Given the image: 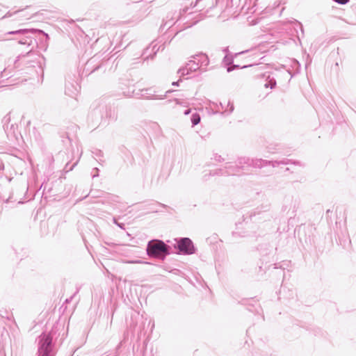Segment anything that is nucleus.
I'll use <instances>...</instances> for the list:
<instances>
[{
  "label": "nucleus",
  "instance_id": "obj_24",
  "mask_svg": "<svg viewBox=\"0 0 356 356\" xmlns=\"http://www.w3.org/2000/svg\"><path fill=\"white\" fill-rule=\"evenodd\" d=\"M172 25V22H167L165 23L164 26H168V27H170Z\"/></svg>",
  "mask_w": 356,
  "mask_h": 356
},
{
  "label": "nucleus",
  "instance_id": "obj_2",
  "mask_svg": "<svg viewBox=\"0 0 356 356\" xmlns=\"http://www.w3.org/2000/svg\"><path fill=\"white\" fill-rule=\"evenodd\" d=\"M35 33H42L46 36L47 38H49V35L47 33H44L42 30L35 29H19L15 31H10L8 33V34H13L17 35V37L15 39L18 40L19 44H26L29 46L32 43V38H31L30 34Z\"/></svg>",
  "mask_w": 356,
  "mask_h": 356
},
{
  "label": "nucleus",
  "instance_id": "obj_20",
  "mask_svg": "<svg viewBox=\"0 0 356 356\" xmlns=\"http://www.w3.org/2000/svg\"><path fill=\"white\" fill-rule=\"evenodd\" d=\"M113 222L117 225L119 227H120L121 229H124V225L122 224V223H119L117 222L116 219L114 218H113Z\"/></svg>",
  "mask_w": 356,
  "mask_h": 356
},
{
  "label": "nucleus",
  "instance_id": "obj_27",
  "mask_svg": "<svg viewBox=\"0 0 356 356\" xmlns=\"http://www.w3.org/2000/svg\"><path fill=\"white\" fill-rule=\"evenodd\" d=\"M162 207H165L166 206L162 204H159Z\"/></svg>",
  "mask_w": 356,
  "mask_h": 356
},
{
  "label": "nucleus",
  "instance_id": "obj_12",
  "mask_svg": "<svg viewBox=\"0 0 356 356\" xmlns=\"http://www.w3.org/2000/svg\"><path fill=\"white\" fill-rule=\"evenodd\" d=\"M251 161L252 159L248 158V157H243L240 158L238 161V165L240 168H243V165L247 164L248 165H251Z\"/></svg>",
  "mask_w": 356,
  "mask_h": 356
},
{
  "label": "nucleus",
  "instance_id": "obj_8",
  "mask_svg": "<svg viewBox=\"0 0 356 356\" xmlns=\"http://www.w3.org/2000/svg\"><path fill=\"white\" fill-rule=\"evenodd\" d=\"M193 60H196L200 67H207L209 65V58L204 54H200L193 56Z\"/></svg>",
  "mask_w": 356,
  "mask_h": 356
},
{
  "label": "nucleus",
  "instance_id": "obj_19",
  "mask_svg": "<svg viewBox=\"0 0 356 356\" xmlns=\"http://www.w3.org/2000/svg\"><path fill=\"white\" fill-rule=\"evenodd\" d=\"M19 10H17L15 13H10V12H8L4 16L3 18H7V17H12L13 15V14H17V13H19Z\"/></svg>",
  "mask_w": 356,
  "mask_h": 356
},
{
  "label": "nucleus",
  "instance_id": "obj_28",
  "mask_svg": "<svg viewBox=\"0 0 356 356\" xmlns=\"http://www.w3.org/2000/svg\"><path fill=\"white\" fill-rule=\"evenodd\" d=\"M227 71H228V72H230V71H231V68H230V67H228V68H227Z\"/></svg>",
  "mask_w": 356,
  "mask_h": 356
},
{
  "label": "nucleus",
  "instance_id": "obj_16",
  "mask_svg": "<svg viewBox=\"0 0 356 356\" xmlns=\"http://www.w3.org/2000/svg\"><path fill=\"white\" fill-rule=\"evenodd\" d=\"M226 168L228 169L227 174L229 175H234L238 172V168L234 169L232 165H229Z\"/></svg>",
  "mask_w": 356,
  "mask_h": 356
},
{
  "label": "nucleus",
  "instance_id": "obj_9",
  "mask_svg": "<svg viewBox=\"0 0 356 356\" xmlns=\"http://www.w3.org/2000/svg\"><path fill=\"white\" fill-rule=\"evenodd\" d=\"M220 108L223 110L222 113H225L227 115L231 114L234 109L233 103L229 101L227 103V104H224L223 103L220 102Z\"/></svg>",
  "mask_w": 356,
  "mask_h": 356
},
{
  "label": "nucleus",
  "instance_id": "obj_18",
  "mask_svg": "<svg viewBox=\"0 0 356 356\" xmlns=\"http://www.w3.org/2000/svg\"><path fill=\"white\" fill-rule=\"evenodd\" d=\"M333 1L339 4L345 5L347 3H348L350 0H333Z\"/></svg>",
  "mask_w": 356,
  "mask_h": 356
},
{
  "label": "nucleus",
  "instance_id": "obj_10",
  "mask_svg": "<svg viewBox=\"0 0 356 356\" xmlns=\"http://www.w3.org/2000/svg\"><path fill=\"white\" fill-rule=\"evenodd\" d=\"M223 175L222 170L221 169H216L213 170L204 171L203 175L204 180L207 181L209 179L210 176L220 175Z\"/></svg>",
  "mask_w": 356,
  "mask_h": 356
},
{
  "label": "nucleus",
  "instance_id": "obj_17",
  "mask_svg": "<svg viewBox=\"0 0 356 356\" xmlns=\"http://www.w3.org/2000/svg\"><path fill=\"white\" fill-rule=\"evenodd\" d=\"M123 263H124V264H142L143 262L140 260H127V261H124Z\"/></svg>",
  "mask_w": 356,
  "mask_h": 356
},
{
  "label": "nucleus",
  "instance_id": "obj_11",
  "mask_svg": "<svg viewBox=\"0 0 356 356\" xmlns=\"http://www.w3.org/2000/svg\"><path fill=\"white\" fill-rule=\"evenodd\" d=\"M172 92V91L171 90H168L165 92V95H148V96H144V98L147 99H163L166 97V96L168 93H170Z\"/></svg>",
  "mask_w": 356,
  "mask_h": 356
},
{
  "label": "nucleus",
  "instance_id": "obj_14",
  "mask_svg": "<svg viewBox=\"0 0 356 356\" xmlns=\"http://www.w3.org/2000/svg\"><path fill=\"white\" fill-rule=\"evenodd\" d=\"M200 115L197 112L193 113L191 117V122L192 123V126L194 127L198 124L200 122Z\"/></svg>",
  "mask_w": 356,
  "mask_h": 356
},
{
  "label": "nucleus",
  "instance_id": "obj_5",
  "mask_svg": "<svg viewBox=\"0 0 356 356\" xmlns=\"http://www.w3.org/2000/svg\"><path fill=\"white\" fill-rule=\"evenodd\" d=\"M200 68L201 67L197 61L192 59L189 60L185 67L180 69L178 72L181 74V76H185L189 74L192 72H195Z\"/></svg>",
  "mask_w": 356,
  "mask_h": 356
},
{
  "label": "nucleus",
  "instance_id": "obj_23",
  "mask_svg": "<svg viewBox=\"0 0 356 356\" xmlns=\"http://www.w3.org/2000/svg\"><path fill=\"white\" fill-rule=\"evenodd\" d=\"M191 113V108H188V109H186V110L184 112V115H188V114H189V113Z\"/></svg>",
  "mask_w": 356,
  "mask_h": 356
},
{
  "label": "nucleus",
  "instance_id": "obj_22",
  "mask_svg": "<svg viewBox=\"0 0 356 356\" xmlns=\"http://www.w3.org/2000/svg\"><path fill=\"white\" fill-rule=\"evenodd\" d=\"M93 171L95 172L94 174L92 175V177H98L99 176V169L97 168H95L93 169Z\"/></svg>",
  "mask_w": 356,
  "mask_h": 356
},
{
  "label": "nucleus",
  "instance_id": "obj_7",
  "mask_svg": "<svg viewBox=\"0 0 356 356\" xmlns=\"http://www.w3.org/2000/svg\"><path fill=\"white\" fill-rule=\"evenodd\" d=\"M217 3V0H196L195 6H198L200 9L204 8H212Z\"/></svg>",
  "mask_w": 356,
  "mask_h": 356
},
{
  "label": "nucleus",
  "instance_id": "obj_4",
  "mask_svg": "<svg viewBox=\"0 0 356 356\" xmlns=\"http://www.w3.org/2000/svg\"><path fill=\"white\" fill-rule=\"evenodd\" d=\"M176 243L174 245L175 248L184 254H192L195 252V247L192 241L189 238H181L179 240L175 239Z\"/></svg>",
  "mask_w": 356,
  "mask_h": 356
},
{
  "label": "nucleus",
  "instance_id": "obj_3",
  "mask_svg": "<svg viewBox=\"0 0 356 356\" xmlns=\"http://www.w3.org/2000/svg\"><path fill=\"white\" fill-rule=\"evenodd\" d=\"M52 351V337L50 334H42L39 337L38 356H54Z\"/></svg>",
  "mask_w": 356,
  "mask_h": 356
},
{
  "label": "nucleus",
  "instance_id": "obj_25",
  "mask_svg": "<svg viewBox=\"0 0 356 356\" xmlns=\"http://www.w3.org/2000/svg\"><path fill=\"white\" fill-rule=\"evenodd\" d=\"M172 85L174 86H179V81H174V82H172Z\"/></svg>",
  "mask_w": 356,
  "mask_h": 356
},
{
  "label": "nucleus",
  "instance_id": "obj_13",
  "mask_svg": "<svg viewBox=\"0 0 356 356\" xmlns=\"http://www.w3.org/2000/svg\"><path fill=\"white\" fill-rule=\"evenodd\" d=\"M276 86V81L274 78H271L270 76L267 77L266 82L264 84V87L268 88H270V89H273Z\"/></svg>",
  "mask_w": 356,
  "mask_h": 356
},
{
  "label": "nucleus",
  "instance_id": "obj_15",
  "mask_svg": "<svg viewBox=\"0 0 356 356\" xmlns=\"http://www.w3.org/2000/svg\"><path fill=\"white\" fill-rule=\"evenodd\" d=\"M174 101L175 102L176 104L177 105H182L184 106H188V103L185 102L184 99H180V98H175L174 99Z\"/></svg>",
  "mask_w": 356,
  "mask_h": 356
},
{
  "label": "nucleus",
  "instance_id": "obj_26",
  "mask_svg": "<svg viewBox=\"0 0 356 356\" xmlns=\"http://www.w3.org/2000/svg\"><path fill=\"white\" fill-rule=\"evenodd\" d=\"M293 63L297 65H299V63L297 61V60H293Z\"/></svg>",
  "mask_w": 356,
  "mask_h": 356
},
{
  "label": "nucleus",
  "instance_id": "obj_1",
  "mask_svg": "<svg viewBox=\"0 0 356 356\" xmlns=\"http://www.w3.org/2000/svg\"><path fill=\"white\" fill-rule=\"evenodd\" d=\"M170 249L163 241L154 239L148 242L146 251L149 257L164 259L170 254Z\"/></svg>",
  "mask_w": 356,
  "mask_h": 356
},
{
  "label": "nucleus",
  "instance_id": "obj_21",
  "mask_svg": "<svg viewBox=\"0 0 356 356\" xmlns=\"http://www.w3.org/2000/svg\"><path fill=\"white\" fill-rule=\"evenodd\" d=\"M108 198L111 202H117L118 197L115 195H109Z\"/></svg>",
  "mask_w": 356,
  "mask_h": 356
},
{
  "label": "nucleus",
  "instance_id": "obj_6",
  "mask_svg": "<svg viewBox=\"0 0 356 356\" xmlns=\"http://www.w3.org/2000/svg\"><path fill=\"white\" fill-rule=\"evenodd\" d=\"M286 164L287 163L282 161H268L266 160H263L261 159H252L251 161V165H252L254 168H261L264 165H266L268 164L272 165L273 167H275L278 165L279 164Z\"/></svg>",
  "mask_w": 356,
  "mask_h": 356
}]
</instances>
